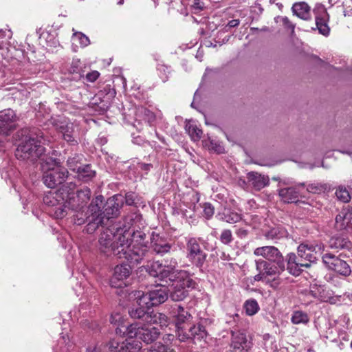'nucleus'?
Wrapping results in <instances>:
<instances>
[{"instance_id":"nucleus-1","label":"nucleus","mask_w":352,"mask_h":352,"mask_svg":"<svg viewBox=\"0 0 352 352\" xmlns=\"http://www.w3.org/2000/svg\"><path fill=\"white\" fill-rule=\"evenodd\" d=\"M129 228V226L122 222L115 224L116 240L111 248V256L124 258L131 264H138L143 261H149L151 252L148 245L132 244Z\"/></svg>"},{"instance_id":"nucleus-2","label":"nucleus","mask_w":352,"mask_h":352,"mask_svg":"<svg viewBox=\"0 0 352 352\" xmlns=\"http://www.w3.org/2000/svg\"><path fill=\"white\" fill-rule=\"evenodd\" d=\"M17 137L21 141L15 152L18 159L34 161L45 153L43 133L38 129L24 127L17 132Z\"/></svg>"},{"instance_id":"nucleus-3","label":"nucleus","mask_w":352,"mask_h":352,"mask_svg":"<svg viewBox=\"0 0 352 352\" xmlns=\"http://www.w3.org/2000/svg\"><path fill=\"white\" fill-rule=\"evenodd\" d=\"M255 266L257 274L252 277L251 283L262 281L274 289L278 288L282 283L279 276L285 270V265H281L269 262L263 258L255 260Z\"/></svg>"},{"instance_id":"nucleus-4","label":"nucleus","mask_w":352,"mask_h":352,"mask_svg":"<svg viewBox=\"0 0 352 352\" xmlns=\"http://www.w3.org/2000/svg\"><path fill=\"white\" fill-rule=\"evenodd\" d=\"M323 251L324 245L321 243L309 245V263H314L321 257L323 263L329 270L345 277L351 274V267L346 261L340 258L341 255L338 256L332 253L323 254Z\"/></svg>"},{"instance_id":"nucleus-5","label":"nucleus","mask_w":352,"mask_h":352,"mask_svg":"<svg viewBox=\"0 0 352 352\" xmlns=\"http://www.w3.org/2000/svg\"><path fill=\"white\" fill-rule=\"evenodd\" d=\"M102 195L94 199L88 206L86 213L84 214L82 212L74 216V223L82 225L87 223V231L90 233L94 232L100 226H102L104 223L103 210H101L99 206V204H102Z\"/></svg>"},{"instance_id":"nucleus-6","label":"nucleus","mask_w":352,"mask_h":352,"mask_svg":"<svg viewBox=\"0 0 352 352\" xmlns=\"http://www.w3.org/2000/svg\"><path fill=\"white\" fill-rule=\"evenodd\" d=\"M138 298L137 305H133L129 309V314L131 318L141 320L143 322L150 324H158L162 328L168 325V317L160 312L154 311H150V307H147L145 304H139Z\"/></svg>"},{"instance_id":"nucleus-7","label":"nucleus","mask_w":352,"mask_h":352,"mask_svg":"<svg viewBox=\"0 0 352 352\" xmlns=\"http://www.w3.org/2000/svg\"><path fill=\"white\" fill-rule=\"evenodd\" d=\"M116 94V90L111 85H103L92 99V108L98 114L104 113L110 107Z\"/></svg>"},{"instance_id":"nucleus-8","label":"nucleus","mask_w":352,"mask_h":352,"mask_svg":"<svg viewBox=\"0 0 352 352\" xmlns=\"http://www.w3.org/2000/svg\"><path fill=\"white\" fill-rule=\"evenodd\" d=\"M69 172L65 167L60 165L56 160H54V166L48 168L43 172V181L44 184L50 188H54L63 184L67 179Z\"/></svg>"},{"instance_id":"nucleus-9","label":"nucleus","mask_w":352,"mask_h":352,"mask_svg":"<svg viewBox=\"0 0 352 352\" xmlns=\"http://www.w3.org/2000/svg\"><path fill=\"white\" fill-rule=\"evenodd\" d=\"M307 250H308V245L302 243L298 247V256L294 253H289L287 255V270L289 274L298 276L302 271V267H308V263H304L308 258Z\"/></svg>"},{"instance_id":"nucleus-10","label":"nucleus","mask_w":352,"mask_h":352,"mask_svg":"<svg viewBox=\"0 0 352 352\" xmlns=\"http://www.w3.org/2000/svg\"><path fill=\"white\" fill-rule=\"evenodd\" d=\"M201 238L190 237L186 241V258L197 268L201 270L207 258V254L201 248Z\"/></svg>"},{"instance_id":"nucleus-11","label":"nucleus","mask_w":352,"mask_h":352,"mask_svg":"<svg viewBox=\"0 0 352 352\" xmlns=\"http://www.w3.org/2000/svg\"><path fill=\"white\" fill-rule=\"evenodd\" d=\"M153 324L139 325L131 324L129 334V338H138L146 344H151L157 340L160 335V331L157 327H153Z\"/></svg>"},{"instance_id":"nucleus-12","label":"nucleus","mask_w":352,"mask_h":352,"mask_svg":"<svg viewBox=\"0 0 352 352\" xmlns=\"http://www.w3.org/2000/svg\"><path fill=\"white\" fill-rule=\"evenodd\" d=\"M91 191L88 187L78 190L76 193L68 192L65 197V204L68 208L76 211L77 214L83 212V209L91 199Z\"/></svg>"},{"instance_id":"nucleus-13","label":"nucleus","mask_w":352,"mask_h":352,"mask_svg":"<svg viewBox=\"0 0 352 352\" xmlns=\"http://www.w3.org/2000/svg\"><path fill=\"white\" fill-rule=\"evenodd\" d=\"M175 318L177 336L181 342L188 340L189 333L186 331V326L192 318L191 314L181 305H177L173 310Z\"/></svg>"},{"instance_id":"nucleus-14","label":"nucleus","mask_w":352,"mask_h":352,"mask_svg":"<svg viewBox=\"0 0 352 352\" xmlns=\"http://www.w3.org/2000/svg\"><path fill=\"white\" fill-rule=\"evenodd\" d=\"M168 297V289L165 286H157L154 289L143 294L140 297L139 304H145L147 307L157 306L164 302Z\"/></svg>"},{"instance_id":"nucleus-15","label":"nucleus","mask_w":352,"mask_h":352,"mask_svg":"<svg viewBox=\"0 0 352 352\" xmlns=\"http://www.w3.org/2000/svg\"><path fill=\"white\" fill-rule=\"evenodd\" d=\"M316 27L311 28L312 31L318 30V33L325 37L330 34L331 29L328 25L329 15L323 6H318L314 10Z\"/></svg>"},{"instance_id":"nucleus-16","label":"nucleus","mask_w":352,"mask_h":352,"mask_svg":"<svg viewBox=\"0 0 352 352\" xmlns=\"http://www.w3.org/2000/svg\"><path fill=\"white\" fill-rule=\"evenodd\" d=\"M254 254L262 256L264 260L278 264V267L285 264V259L279 250L272 245L258 247L254 250Z\"/></svg>"},{"instance_id":"nucleus-17","label":"nucleus","mask_w":352,"mask_h":352,"mask_svg":"<svg viewBox=\"0 0 352 352\" xmlns=\"http://www.w3.org/2000/svg\"><path fill=\"white\" fill-rule=\"evenodd\" d=\"M140 219V217L135 214L129 215L125 217L124 221L123 223H125L126 226H129V232L130 233V238H132L133 243L132 244H140V245H146L144 243V240L146 237V232L141 229H136L138 226H136V219Z\"/></svg>"},{"instance_id":"nucleus-18","label":"nucleus","mask_w":352,"mask_h":352,"mask_svg":"<svg viewBox=\"0 0 352 352\" xmlns=\"http://www.w3.org/2000/svg\"><path fill=\"white\" fill-rule=\"evenodd\" d=\"M17 120L15 112L11 109L0 111V134L9 135L16 129Z\"/></svg>"},{"instance_id":"nucleus-19","label":"nucleus","mask_w":352,"mask_h":352,"mask_svg":"<svg viewBox=\"0 0 352 352\" xmlns=\"http://www.w3.org/2000/svg\"><path fill=\"white\" fill-rule=\"evenodd\" d=\"M124 204V197L121 195H115L107 199L103 206L104 220L118 217Z\"/></svg>"},{"instance_id":"nucleus-20","label":"nucleus","mask_w":352,"mask_h":352,"mask_svg":"<svg viewBox=\"0 0 352 352\" xmlns=\"http://www.w3.org/2000/svg\"><path fill=\"white\" fill-rule=\"evenodd\" d=\"M115 224L111 228L105 229L99 237V249L107 256H111V248L114 244L116 240V230H114Z\"/></svg>"},{"instance_id":"nucleus-21","label":"nucleus","mask_w":352,"mask_h":352,"mask_svg":"<svg viewBox=\"0 0 352 352\" xmlns=\"http://www.w3.org/2000/svg\"><path fill=\"white\" fill-rule=\"evenodd\" d=\"M111 352H138L141 349V343L136 340H127L118 343L111 340L107 345Z\"/></svg>"},{"instance_id":"nucleus-22","label":"nucleus","mask_w":352,"mask_h":352,"mask_svg":"<svg viewBox=\"0 0 352 352\" xmlns=\"http://www.w3.org/2000/svg\"><path fill=\"white\" fill-rule=\"evenodd\" d=\"M131 269L129 265H118L114 268V272L110 280V284L113 287H122L126 284L124 282L131 274Z\"/></svg>"},{"instance_id":"nucleus-23","label":"nucleus","mask_w":352,"mask_h":352,"mask_svg":"<svg viewBox=\"0 0 352 352\" xmlns=\"http://www.w3.org/2000/svg\"><path fill=\"white\" fill-rule=\"evenodd\" d=\"M313 298L324 302H329L331 304L336 303V299L331 296V293L329 289H327L323 285L318 284L316 282L311 284L309 286V297Z\"/></svg>"},{"instance_id":"nucleus-24","label":"nucleus","mask_w":352,"mask_h":352,"mask_svg":"<svg viewBox=\"0 0 352 352\" xmlns=\"http://www.w3.org/2000/svg\"><path fill=\"white\" fill-rule=\"evenodd\" d=\"M251 347L246 335L241 332H232L231 352H248Z\"/></svg>"},{"instance_id":"nucleus-25","label":"nucleus","mask_w":352,"mask_h":352,"mask_svg":"<svg viewBox=\"0 0 352 352\" xmlns=\"http://www.w3.org/2000/svg\"><path fill=\"white\" fill-rule=\"evenodd\" d=\"M168 278L173 283V284H178L186 288L194 289L197 285L196 282L191 278L190 273L186 270H177Z\"/></svg>"},{"instance_id":"nucleus-26","label":"nucleus","mask_w":352,"mask_h":352,"mask_svg":"<svg viewBox=\"0 0 352 352\" xmlns=\"http://www.w3.org/2000/svg\"><path fill=\"white\" fill-rule=\"evenodd\" d=\"M151 248L156 254L164 255L170 252L173 245L155 232L151 236Z\"/></svg>"},{"instance_id":"nucleus-27","label":"nucleus","mask_w":352,"mask_h":352,"mask_svg":"<svg viewBox=\"0 0 352 352\" xmlns=\"http://www.w3.org/2000/svg\"><path fill=\"white\" fill-rule=\"evenodd\" d=\"M247 179L249 186H252L256 190H261L270 184V178L268 176L255 171L248 173Z\"/></svg>"},{"instance_id":"nucleus-28","label":"nucleus","mask_w":352,"mask_h":352,"mask_svg":"<svg viewBox=\"0 0 352 352\" xmlns=\"http://www.w3.org/2000/svg\"><path fill=\"white\" fill-rule=\"evenodd\" d=\"M56 127L66 142L71 145L78 144L76 132L72 123L60 122L59 124H57Z\"/></svg>"},{"instance_id":"nucleus-29","label":"nucleus","mask_w":352,"mask_h":352,"mask_svg":"<svg viewBox=\"0 0 352 352\" xmlns=\"http://www.w3.org/2000/svg\"><path fill=\"white\" fill-rule=\"evenodd\" d=\"M336 228L352 234V212L341 211L336 217Z\"/></svg>"},{"instance_id":"nucleus-30","label":"nucleus","mask_w":352,"mask_h":352,"mask_svg":"<svg viewBox=\"0 0 352 352\" xmlns=\"http://www.w3.org/2000/svg\"><path fill=\"white\" fill-rule=\"evenodd\" d=\"M147 272L153 277H157L160 280H164L168 277V271L165 270L163 263L159 261H153L151 265L148 266Z\"/></svg>"},{"instance_id":"nucleus-31","label":"nucleus","mask_w":352,"mask_h":352,"mask_svg":"<svg viewBox=\"0 0 352 352\" xmlns=\"http://www.w3.org/2000/svg\"><path fill=\"white\" fill-rule=\"evenodd\" d=\"M329 247L336 250H350L352 248V243L347 237L343 236H335L329 240Z\"/></svg>"},{"instance_id":"nucleus-32","label":"nucleus","mask_w":352,"mask_h":352,"mask_svg":"<svg viewBox=\"0 0 352 352\" xmlns=\"http://www.w3.org/2000/svg\"><path fill=\"white\" fill-rule=\"evenodd\" d=\"M217 217L219 221L228 223H234L241 219V215L230 208H224L222 212L217 213Z\"/></svg>"},{"instance_id":"nucleus-33","label":"nucleus","mask_w":352,"mask_h":352,"mask_svg":"<svg viewBox=\"0 0 352 352\" xmlns=\"http://www.w3.org/2000/svg\"><path fill=\"white\" fill-rule=\"evenodd\" d=\"M278 195L285 203H297L298 201L299 192L296 188H282L279 190Z\"/></svg>"},{"instance_id":"nucleus-34","label":"nucleus","mask_w":352,"mask_h":352,"mask_svg":"<svg viewBox=\"0 0 352 352\" xmlns=\"http://www.w3.org/2000/svg\"><path fill=\"white\" fill-rule=\"evenodd\" d=\"M76 173L77 178L84 182L90 181L96 176V171L91 169L90 164L80 165Z\"/></svg>"},{"instance_id":"nucleus-35","label":"nucleus","mask_w":352,"mask_h":352,"mask_svg":"<svg viewBox=\"0 0 352 352\" xmlns=\"http://www.w3.org/2000/svg\"><path fill=\"white\" fill-rule=\"evenodd\" d=\"M188 289L178 284H173V289L170 292V298L173 301H182L188 296Z\"/></svg>"},{"instance_id":"nucleus-36","label":"nucleus","mask_w":352,"mask_h":352,"mask_svg":"<svg viewBox=\"0 0 352 352\" xmlns=\"http://www.w3.org/2000/svg\"><path fill=\"white\" fill-rule=\"evenodd\" d=\"M188 339L201 340L207 336V331L204 326L201 324L193 325L188 329Z\"/></svg>"},{"instance_id":"nucleus-37","label":"nucleus","mask_w":352,"mask_h":352,"mask_svg":"<svg viewBox=\"0 0 352 352\" xmlns=\"http://www.w3.org/2000/svg\"><path fill=\"white\" fill-rule=\"evenodd\" d=\"M292 12L301 19H308V4L304 1L296 2L292 8Z\"/></svg>"},{"instance_id":"nucleus-38","label":"nucleus","mask_w":352,"mask_h":352,"mask_svg":"<svg viewBox=\"0 0 352 352\" xmlns=\"http://www.w3.org/2000/svg\"><path fill=\"white\" fill-rule=\"evenodd\" d=\"M185 129L193 141H198L201 138L202 130L197 125L188 123L186 124Z\"/></svg>"},{"instance_id":"nucleus-39","label":"nucleus","mask_w":352,"mask_h":352,"mask_svg":"<svg viewBox=\"0 0 352 352\" xmlns=\"http://www.w3.org/2000/svg\"><path fill=\"white\" fill-rule=\"evenodd\" d=\"M330 189L327 184H321L318 182L309 184V193L318 194V195L324 194Z\"/></svg>"},{"instance_id":"nucleus-40","label":"nucleus","mask_w":352,"mask_h":352,"mask_svg":"<svg viewBox=\"0 0 352 352\" xmlns=\"http://www.w3.org/2000/svg\"><path fill=\"white\" fill-rule=\"evenodd\" d=\"M244 308L247 315L253 316L256 314L258 309L259 306L257 301L254 299L248 300L244 304Z\"/></svg>"},{"instance_id":"nucleus-41","label":"nucleus","mask_w":352,"mask_h":352,"mask_svg":"<svg viewBox=\"0 0 352 352\" xmlns=\"http://www.w3.org/2000/svg\"><path fill=\"white\" fill-rule=\"evenodd\" d=\"M165 270L168 271V277L172 276L178 270H176L178 263L175 258H166L164 260V264H163Z\"/></svg>"},{"instance_id":"nucleus-42","label":"nucleus","mask_w":352,"mask_h":352,"mask_svg":"<svg viewBox=\"0 0 352 352\" xmlns=\"http://www.w3.org/2000/svg\"><path fill=\"white\" fill-rule=\"evenodd\" d=\"M219 239L222 244L230 245L234 240L232 231L229 229L222 230L219 236Z\"/></svg>"},{"instance_id":"nucleus-43","label":"nucleus","mask_w":352,"mask_h":352,"mask_svg":"<svg viewBox=\"0 0 352 352\" xmlns=\"http://www.w3.org/2000/svg\"><path fill=\"white\" fill-rule=\"evenodd\" d=\"M81 160L82 157L80 155H75L67 159V165L71 170L76 172L81 165Z\"/></svg>"},{"instance_id":"nucleus-44","label":"nucleus","mask_w":352,"mask_h":352,"mask_svg":"<svg viewBox=\"0 0 352 352\" xmlns=\"http://www.w3.org/2000/svg\"><path fill=\"white\" fill-rule=\"evenodd\" d=\"M335 194L337 199L343 203H347L351 199L350 194L349 191L346 190V188L344 187L340 186L336 190Z\"/></svg>"},{"instance_id":"nucleus-45","label":"nucleus","mask_w":352,"mask_h":352,"mask_svg":"<svg viewBox=\"0 0 352 352\" xmlns=\"http://www.w3.org/2000/svg\"><path fill=\"white\" fill-rule=\"evenodd\" d=\"M308 321V316L306 313L301 311H296L292 317V322L294 324L307 323Z\"/></svg>"},{"instance_id":"nucleus-46","label":"nucleus","mask_w":352,"mask_h":352,"mask_svg":"<svg viewBox=\"0 0 352 352\" xmlns=\"http://www.w3.org/2000/svg\"><path fill=\"white\" fill-rule=\"evenodd\" d=\"M66 208H68L67 205L65 203L64 204H58L53 209L54 216L56 219H62L65 217L67 212Z\"/></svg>"},{"instance_id":"nucleus-47","label":"nucleus","mask_w":352,"mask_h":352,"mask_svg":"<svg viewBox=\"0 0 352 352\" xmlns=\"http://www.w3.org/2000/svg\"><path fill=\"white\" fill-rule=\"evenodd\" d=\"M157 69L162 82H166L168 80V74L170 73L168 67L164 65H159Z\"/></svg>"},{"instance_id":"nucleus-48","label":"nucleus","mask_w":352,"mask_h":352,"mask_svg":"<svg viewBox=\"0 0 352 352\" xmlns=\"http://www.w3.org/2000/svg\"><path fill=\"white\" fill-rule=\"evenodd\" d=\"M74 36L78 39L79 43L81 47H87L90 43L89 38L82 32H76L74 33Z\"/></svg>"},{"instance_id":"nucleus-49","label":"nucleus","mask_w":352,"mask_h":352,"mask_svg":"<svg viewBox=\"0 0 352 352\" xmlns=\"http://www.w3.org/2000/svg\"><path fill=\"white\" fill-rule=\"evenodd\" d=\"M214 213V208L210 203L204 204V215L207 219L212 218Z\"/></svg>"},{"instance_id":"nucleus-50","label":"nucleus","mask_w":352,"mask_h":352,"mask_svg":"<svg viewBox=\"0 0 352 352\" xmlns=\"http://www.w3.org/2000/svg\"><path fill=\"white\" fill-rule=\"evenodd\" d=\"M148 352H174V351L170 350L166 345L160 343L152 346Z\"/></svg>"},{"instance_id":"nucleus-51","label":"nucleus","mask_w":352,"mask_h":352,"mask_svg":"<svg viewBox=\"0 0 352 352\" xmlns=\"http://www.w3.org/2000/svg\"><path fill=\"white\" fill-rule=\"evenodd\" d=\"M131 327V324L130 325H121L120 327H118L116 329V333L118 335L126 336L129 338V330Z\"/></svg>"},{"instance_id":"nucleus-52","label":"nucleus","mask_w":352,"mask_h":352,"mask_svg":"<svg viewBox=\"0 0 352 352\" xmlns=\"http://www.w3.org/2000/svg\"><path fill=\"white\" fill-rule=\"evenodd\" d=\"M82 68V63L80 60H73L69 71L71 74H75L76 72H78Z\"/></svg>"},{"instance_id":"nucleus-53","label":"nucleus","mask_w":352,"mask_h":352,"mask_svg":"<svg viewBox=\"0 0 352 352\" xmlns=\"http://www.w3.org/2000/svg\"><path fill=\"white\" fill-rule=\"evenodd\" d=\"M57 199L55 198L53 194L50 193L49 195H46L43 197V202L48 206H57Z\"/></svg>"},{"instance_id":"nucleus-54","label":"nucleus","mask_w":352,"mask_h":352,"mask_svg":"<svg viewBox=\"0 0 352 352\" xmlns=\"http://www.w3.org/2000/svg\"><path fill=\"white\" fill-rule=\"evenodd\" d=\"M76 187V185L75 183L68 182L62 186L61 190H63V193L65 192L67 195H68V192H74Z\"/></svg>"},{"instance_id":"nucleus-55","label":"nucleus","mask_w":352,"mask_h":352,"mask_svg":"<svg viewBox=\"0 0 352 352\" xmlns=\"http://www.w3.org/2000/svg\"><path fill=\"white\" fill-rule=\"evenodd\" d=\"M99 76L100 73L98 71H92L86 74L85 78L88 82H94L99 78Z\"/></svg>"},{"instance_id":"nucleus-56","label":"nucleus","mask_w":352,"mask_h":352,"mask_svg":"<svg viewBox=\"0 0 352 352\" xmlns=\"http://www.w3.org/2000/svg\"><path fill=\"white\" fill-rule=\"evenodd\" d=\"M280 21L282 22L285 28L287 30H291L294 31L295 25L290 21V20L287 16H283L280 18Z\"/></svg>"},{"instance_id":"nucleus-57","label":"nucleus","mask_w":352,"mask_h":352,"mask_svg":"<svg viewBox=\"0 0 352 352\" xmlns=\"http://www.w3.org/2000/svg\"><path fill=\"white\" fill-rule=\"evenodd\" d=\"M278 231L276 228H274L265 232V236L267 239H274L278 237Z\"/></svg>"},{"instance_id":"nucleus-58","label":"nucleus","mask_w":352,"mask_h":352,"mask_svg":"<svg viewBox=\"0 0 352 352\" xmlns=\"http://www.w3.org/2000/svg\"><path fill=\"white\" fill-rule=\"evenodd\" d=\"M125 202L128 206H133L135 204V194L131 192H129L126 194Z\"/></svg>"},{"instance_id":"nucleus-59","label":"nucleus","mask_w":352,"mask_h":352,"mask_svg":"<svg viewBox=\"0 0 352 352\" xmlns=\"http://www.w3.org/2000/svg\"><path fill=\"white\" fill-rule=\"evenodd\" d=\"M236 236L240 239L246 238L248 235V230L244 228H239L235 232Z\"/></svg>"},{"instance_id":"nucleus-60","label":"nucleus","mask_w":352,"mask_h":352,"mask_svg":"<svg viewBox=\"0 0 352 352\" xmlns=\"http://www.w3.org/2000/svg\"><path fill=\"white\" fill-rule=\"evenodd\" d=\"M138 166L142 170L147 173L153 168V164L146 163H138Z\"/></svg>"},{"instance_id":"nucleus-61","label":"nucleus","mask_w":352,"mask_h":352,"mask_svg":"<svg viewBox=\"0 0 352 352\" xmlns=\"http://www.w3.org/2000/svg\"><path fill=\"white\" fill-rule=\"evenodd\" d=\"M144 114L148 116V122L150 125H151L152 122H153L155 120V116L153 112L148 109L144 111Z\"/></svg>"},{"instance_id":"nucleus-62","label":"nucleus","mask_w":352,"mask_h":352,"mask_svg":"<svg viewBox=\"0 0 352 352\" xmlns=\"http://www.w3.org/2000/svg\"><path fill=\"white\" fill-rule=\"evenodd\" d=\"M211 145H212V148L213 150H214L217 153H223L224 151V148L221 146L220 144H214L212 142H211Z\"/></svg>"},{"instance_id":"nucleus-63","label":"nucleus","mask_w":352,"mask_h":352,"mask_svg":"<svg viewBox=\"0 0 352 352\" xmlns=\"http://www.w3.org/2000/svg\"><path fill=\"white\" fill-rule=\"evenodd\" d=\"M311 197H309V206H311L313 207H315L318 209H319L322 204L321 203L320 200L318 201H314V199L311 198V200L310 201Z\"/></svg>"},{"instance_id":"nucleus-64","label":"nucleus","mask_w":352,"mask_h":352,"mask_svg":"<svg viewBox=\"0 0 352 352\" xmlns=\"http://www.w3.org/2000/svg\"><path fill=\"white\" fill-rule=\"evenodd\" d=\"M192 6L195 8V9H198V10H203L204 8V5L203 3H201L200 1V0H192Z\"/></svg>"}]
</instances>
